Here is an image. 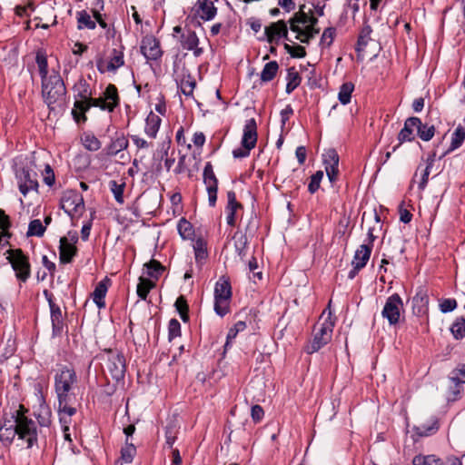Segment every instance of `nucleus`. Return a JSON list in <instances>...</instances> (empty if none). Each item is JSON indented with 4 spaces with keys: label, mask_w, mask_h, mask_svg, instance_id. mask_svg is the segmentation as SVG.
Returning <instances> with one entry per match:
<instances>
[{
    "label": "nucleus",
    "mask_w": 465,
    "mask_h": 465,
    "mask_svg": "<svg viewBox=\"0 0 465 465\" xmlns=\"http://www.w3.org/2000/svg\"><path fill=\"white\" fill-rule=\"evenodd\" d=\"M450 381H459L465 383V363H460L450 374Z\"/></svg>",
    "instance_id": "3c124183"
},
{
    "label": "nucleus",
    "mask_w": 465,
    "mask_h": 465,
    "mask_svg": "<svg viewBox=\"0 0 465 465\" xmlns=\"http://www.w3.org/2000/svg\"><path fill=\"white\" fill-rule=\"evenodd\" d=\"M48 303L50 306V312H51V322H52V327H53V333L54 335L59 334L64 326V318L62 314V311L60 307L54 302L52 300V297H48Z\"/></svg>",
    "instance_id": "aec40b11"
},
{
    "label": "nucleus",
    "mask_w": 465,
    "mask_h": 465,
    "mask_svg": "<svg viewBox=\"0 0 465 465\" xmlns=\"http://www.w3.org/2000/svg\"><path fill=\"white\" fill-rule=\"evenodd\" d=\"M402 300L398 293H394L388 297L381 315L387 319L391 325H395L399 322L401 317V311L402 310Z\"/></svg>",
    "instance_id": "ddd939ff"
},
{
    "label": "nucleus",
    "mask_w": 465,
    "mask_h": 465,
    "mask_svg": "<svg viewBox=\"0 0 465 465\" xmlns=\"http://www.w3.org/2000/svg\"><path fill=\"white\" fill-rule=\"evenodd\" d=\"M45 232V226L43 225L42 222L38 219L30 222L26 235L41 237Z\"/></svg>",
    "instance_id": "ea45409f"
},
{
    "label": "nucleus",
    "mask_w": 465,
    "mask_h": 465,
    "mask_svg": "<svg viewBox=\"0 0 465 465\" xmlns=\"http://www.w3.org/2000/svg\"><path fill=\"white\" fill-rule=\"evenodd\" d=\"M174 306H175L177 312H179L181 319L183 322H187L189 319V316H188L189 309H188V304H187L185 298L183 296H179L175 301Z\"/></svg>",
    "instance_id": "c03bdc74"
},
{
    "label": "nucleus",
    "mask_w": 465,
    "mask_h": 465,
    "mask_svg": "<svg viewBox=\"0 0 465 465\" xmlns=\"http://www.w3.org/2000/svg\"><path fill=\"white\" fill-rule=\"evenodd\" d=\"M320 32L319 28L312 27V26H305L304 27V34L303 38H301V42L304 44H309L310 41L315 37L316 35H318Z\"/></svg>",
    "instance_id": "13d9d810"
},
{
    "label": "nucleus",
    "mask_w": 465,
    "mask_h": 465,
    "mask_svg": "<svg viewBox=\"0 0 465 465\" xmlns=\"http://www.w3.org/2000/svg\"><path fill=\"white\" fill-rule=\"evenodd\" d=\"M457 301L455 299H445L440 304V312L443 313L450 312L457 308Z\"/></svg>",
    "instance_id": "bf43d9fd"
},
{
    "label": "nucleus",
    "mask_w": 465,
    "mask_h": 465,
    "mask_svg": "<svg viewBox=\"0 0 465 465\" xmlns=\"http://www.w3.org/2000/svg\"><path fill=\"white\" fill-rule=\"evenodd\" d=\"M450 330L456 340L463 339L465 337V318L457 317Z\"/></svg>",
    "instance_id": "c9c22d12"
},
{
    "label": "nucleus",
    "mask_w": 465,
    "mask_h": 465,
    "mask_svg": "<svg viewBox=\"0 0 465 465\" xmlns=\"http://www.w3.org/2000/svg\"><path fill=\"white\" fill-rule=\"evenodd\" d=\"M83 144L87 150L92 152L98 151L101 148V142L94 134H84Z\"/></svg>",
    "instance_id": "a18cd8bd"
},
{
    "label": "nucleus",
    "mask_w": 465,
    "mask_h": 465,
    "mask_svg": "<svg viewBox=\"0 0 465 465\" xmlns=\"http://www.w3.org/2000/svg\"><path fill=\"white\" fill-rule=\"evenodd\" d=\"M193 249L197 260L204 259L206 257V251L203 241L198 240L193 245Z\"/></svg>",
    "instance_id": "e2e57ef3"
},
{
    "label": "nucleus",
    "mask_w": 465,
    "mask_h": 465,
    "mask_svg": "<svg viewBox=\"0 0 465 465\" xmlns=\"http://www.w3.org/2000/svg\"><path fill=\"white\" fill-rule=\"evenodd\" d=\"M335 32L336 30L333 27L326 28L321 37V45L330 46L333 41Z\"/></svg>",
    "instance_id": "5fc2aeb1"
},
{
    "label": "nucleus",
    "mask_w": 465,
    "mask_h": 465,
    "mask_svg": "<svg viewBox=\"0 0 465 465\" xmlns=\"http://www.w3.org/2000/svg\"><path fill=\"white\" fill-rule=\"evenodd\" d=\"M279 70V64L276 61H271L263 66L260 78L263 83H268L272 81L277 74Z\"/></svg>",
    "instance_id": "c756f323"
},
{
    "label": "nucleus",
    "mask_w": 465,
    "mask_h": 465,
    "mask_svg": "<svg viewBox=\"0 0 465 465\" xmlns=\"http://www.w3.org/2000/svg\"><path fill=\"white\" fill-rule=\"evenodd\" d=\"M26 411L27 410L20 405L19 410L14 413V416L18 439L25 441L27 448H32L37 442L38 430L35 422L25 416Z\"/></svg>",
    "instance_id": "20e7f679"
},
{
    "label": "nucleus",
    "mask_w": 465,
    "mask_h": 465,
    "mask_svg": "<svg viewBox=\"0 0 465 465\" xmlns=\"http://www.w3.org/2000/svg\"><path fill=\"white\" fill-rule=\"evenodd\" d=\"M77 252L74 244L70 243L66 237L60 239L59 258L62 263H69Z\"/></svg>",
    "instance_id": "4be33fe9"
},
{
    "label": "nucleus",
    "mask_w": 465,
    "mask_h": 465,
    "mask_svg": "<svg viewBox=\"0 0 465 465\" xmlns=\"http://www.w3.org/2000/svg\"><path fill=\"white\" fill-rule=\"evenodd\" d=\"M228 202L226 206V212H227V224L232 227V192H228L227 193Z\"/></svg>",
    "instance_id": "052dcab7"
},
{
    "label": "nucleus",
    "mask_w": 465,
    "mask_h": 465,
    "mask_svg": "<svg viewBox=\"0 0 465 465\" xmlns=\"http://www.w3.org/2000/svg\"><path fill=\"white\" fill-rule=\"evenodd\" d=\"M284 49L290 54L292 57L302 58L306 55L305 48L302 45L292 46L288 44L284 45Z\"/></svg>",
    "instance_id": "603ef678"
},
{
    "label": "nucleus",
    "mask_w": 465,
    "mask_h": 465,
    "mask_svg": "<svg viewBox=\"0 0 465 465\" xmlns=\"http://www.w3.org/2000/svg\"><path fill=\"white\" fill-rule=\"evenodd\" d=\"M77 376L74 370L63 366L54 375V391L58 400V414L60 422L70 423L71 417L75 414L74 406L76 401L74 389Z\"/></svg>",
    "instance_id": "f03ea898"
},
{
    "label": "nucleus",
    "mask_w": 465,
    "mask_h": 465,
    "mask_svg": "<svg viewBox=\"0 0 465 465\" xmlns=\"http://www.w3.org/2000/svg\"><path fill=\"white\" fill-rule=\"evenodd\" d=\"M289 23L291 30L297 34L295 38L301 41V38H303L304 28H302L293 17L289 20Z\"/></svg>",
    "instance_id": "680f3d73"
},
{
    "label": "nucleus",
    "mask_w": 465,
    "mask_h": 465,
    "mask_svg": "<svg viewBox=\"0 0 465 465\" xmlns=\"http://www.w3.org/2000/svg\"><path fill=\"white\" fill-rule=\"evenodd\" d=\"M109 187L111 192L113 193L114 199L117 203H124V190L125 187V183H118L116 181H110Z\"/></svg>",
    "instance_id": "37998d69"
},
{
    "label": "nucleus",
    "mask_w": 465,
    "mask_h": 465,
    "mask_svg": "<svg viewBox=\"0 0 465 465\" xmlns=\"http://www.w3.org/2000/svg\"><path fill=\"white\" fill-rule=\"evenodd\" d=\"M36 64L39 68V74L41 75L42 81L44 79H47V59L45 55L37 54L36 55Z\"/></svg>",
    "instance_id": "864d4df0"
},
{
    "label": "nucleus",
    "mask_w": 465,
    "mask_h": 465,
    "mask_svg": "<svg viewBox=\"0 0 465 465\" xmlns=\"http://www.w3.org/2000/svg\"><path fill=\"white\" fill-rule=\"evenodd\" d=\"M453 383V386L450 388V394L453 397V400H456L461 391V382L459 381H450Z\"/></svg>",
    "instance_id": "774afa93"
},
{
    "label": "nucleus",
    "mask_w": 465,
    "mask_h": 465,
    "mask_svg": "<svg viewBox=\"0 0 465 465\" xmlns=\"http://www.w3.org/2000/svg\"><path fill=\"white\" fill-rule=\"evenodd\" d=\"M17 435L14 413L9 418L5 417L0 422V440L5 443H11Z\"/></svg>",
    "instance_id": "6ab92c4d"
},
{
    "label": "nucleus",
    "mask_w": 465,
    "mask_h": 465,
    "mask_svg": "<svg viewBox=\"0 0 465 465\" xmlns=\"http://www.w3.org/2000/svg\"><path fill=\"white\" fill-rule=\"evenodd\" d=\"M74 89L80 99L74 102L72 114L77 123L80 121H86L85 113L91 106L113 112L119 104L117 88L114 84H109L104 93V96L98 98L92 97V91L90 90L89 84L84 79H80L78 81Z\"/></svg>",
    "instance_id": "f257e3e1"
},
{
    "label": "nucleus",
    "mask_w": 465,
    "mask_h": 465,
    "mask_svg": "<svg viewBox=\"0 0 465 465\" xmlns=\"http://www.w3.org/2000/svg\"><path fill=\"white\" fill-rule=\"evenodd\" d=\"M11 223L9 217L5 213L3 210H0V232H3L4 236H10L8 229Z\"/></svg>",
    "instance_id": "4d7b16f0"
},
{
    "label": "nucleus",
    "mask_w": 465,
    "mask_h": 465,
    "mask_svg": "<svg viewBox=\"0 0 465 465\" xmlns=\"http://www.w3.org/2000/svg\"><path fill=\"white\" fill-rule=\"evenodd\" d=\"M439 430L437 420H432L430 423H423L419 426H415L413 430L420 437H427L434 434Z\"/></svg>",
    "instance_id": "7c9ffc66"
},
{
    "label": "nucleus",
    "mask_w": 465,
    "mask_h": 465,
    "mask_svg": "<svg viewBox=\"0 0 465 465\" xmlns=\"http://www.w3.org/2000/svg\"><path fill=\"white\" fill-rule=\"evenodd\" d=\"M216 7L213 0H198L196 4V15L203 20H212L216 15Z\"/></svg>",
    "instance_id": "412c9836"
},
{
    "label": "nucleus",
    "mask_w": 465,
    "mask_h": 465,
    "mask_svg": "<svg viewBox=\"0 0 465 465\" xmlns=\"http://www.w3.org/2000/svg\"><path fill=\"white\" fill-rule=\"evenodd\" d=\"M420 124V119L419 117L411 116L406 119L404 123L403 128L398 134L399 143L398 145L392 148V152H395L396 149L404 142H411L414 140L413 130L416 129V125Z\"/></svg>",
    "instance_id": "a211bd4d"
},
{
    "label": "nucleus",
    "mask_w": 465,
    "mask_h": 465,
    "mask_svg": "<svg viewBox=\"0 0 465 465\" xmlns=\"http://www.w3.org/2000/svg\"><path fill=\"white\" fill-rule=\"evenodd\" d=\"M302 78L299 73L295 70L294 67H291L287 70V84H286V93H292L301 84Z\"/></svg>",
    "instance_id": "473e14b6"
},
{
    "label": "nucleus",
    "mask_w": 465,
    "mask_h": 465,
    "mask_svg": "<svg viewBox=\"0 0 465 465\" xmlns=\"http://www.w3.org/2000/svg\"><path fill=\"white\" fill-rule=\"evenodd\" d=\"M413 302L417 304L426 305L429 302V298L424 292L420 291L413 297Z\"/></svg>",
    "instance_id": "338daca9"
},
{
    "label": "nucleus",
    "mask_w": 465,
    "mask_h": 465,
    "mask_svg": "<svg viewBox=\"0 0 465 465\" xmlns=\"http://www.w3.org/2000/svg\"><path fill=\"white\" fill-rule=\"evenodd\" d=\"M107 356L106 368L112 378L115 381L124 379L126 366L124 355L118 351L108 350L105 351Z\"/></svg>",
    "instance_id": "9b49d317"
},
{
    "label": "nucleus",
    "mask_w": 465,
    "mask_h": 465,
    "mask_svg": "<svg viewBox=\"0 0 465 465\" xmlns=\"http://www.w3.org/2000/svg\"><path fill=\"white\" fill-rule=\"evenodd\" d=\"M154 286V284L145 279H140V282L137 285V294L142 300H145L150 290Z\"/></svg>",
    "instance_id": "de8ad7c7"
},
{
    "label": "nucleus",
    "mask_w": 465,
    "mask_h": 465,
    "mask_svg": "<svg viewBox=\"0 0 465 465\" xmlns=\"http://www.w3.org/2000/svg\"><path fill=\"white\" fill-rule=\"evenodd\" d=\"M128 146V140L124 136L120 135L115 137L110 145L108 146V153L115 155L123 150H125Z\"/></svg>",
    "instance_id": "72a5a7b5"
},
{
    "label": "nucleus",
    "mask_w": 465,
    "mask_h": 465,
    "mask_svg": "<svg viewBox=\"0 0 465 465\" xmlns=\"http://www.w3.org/2000/svg\"><path fill=\"white\" fill-rule=\"evenodd\" d=\"M251 414L254 421L258 422L263 417L264 411L260 405H254L251 409Z\"/></svg>",
    "instance_id": "0e129e2a"
},
{
    "label": "nucleus",
    "mask_w": 465,
    "mask_h": 465,
    "mask_svg": "<svg viewBox=\"0 0 465 465\" xmlns=\"http://www.w3.org/2000/svg\"><path fill=\"white\" fill-rule=\"evenodd\" d=\"M323 178V172L322 171H317L315 173H313L311 176V181L308 185V191L311 193H314L318 191L320 188V183Z\"/></svg>",
    "instance_id": "8fccbe9b"
},
{
    "label": "nucleus",
    "mask_w": 465,
    "mask_h": 465,
    "mask_svg": "<svg viewBox=\"0 0 465 465\" xmlns=\"http://www.w3.org/2000/svg\"><path fill=\"white\" fill-rule=\"evenodd\" d=\"M199 43V39L196 34L193 31H188L185 35H183L182 44L183 46L187 50H194Z\"/></svg>",
    "instance_id": "a19ab883"
},
{
    "label": "nucleus",
    "mask_w": 465,
    "mask_h": 465,
    "mask_svg": "<svg viewBox=\"0 0 465 465\" xmlns=\"http://www.w3.org/2000/svg\"><path fill=\"white\" fill-rule=\"evenodd\" d=\"M61 208L72 218H78L84 211L83 196L76 191H66L61 198Z\"/></svg>",
    "instance_id": "9d476101"
},
{
    "label": "nucleus",
    "mask_w": 465,
    "mask_h": 465,
    "mask_svg": "<svg viewBox=\"0 0 465 465\" xmlns=\"http://www.w3.org/2000/svg\"><path fill=\"white\" fill-rule=\"evenodd\" d=\"M371 32H372V29H371V25H364V26L362 27V29L359 35L357 46L355 48V50L358 54L363 52L365 47L367 46L368 43L371 40Z\"/></svg>",
    "instance_id": "2f4dec72"
},
{
    "label": "nucleus",
    "mask_w": 465,
    "mask_h": 465,
    "mask_svg": "<svg viewBox=\"0 0 465 465\" xmlns=\"http://www.w3.org/2000/svg\"><path fill=\"white\" fill-rule=\"evenodd\" d=\"M196 86L195 79L191 74H183L179 83V88L183 94L192 97Z\"/></svg>",
    "instance_id": "c85d7f7f"
},
{
    "label": "nucleus",
    "mask_w": 465,
    "mask_h": 465,
    "mask_svg": "<svg viewBox=\"0 0 465 465\" xmlns=\"http://www.w3.org/2000/svg\"><path fill=\"white\" fill-rule=\"evenodd\" d=\"M177 229L183 239H189L193 235L192 224L185 219L179 221Z\"/></svg>",
    "instance_id": "09e8293b"
},
{
    "label": "nucleus",
    "mask_w": 465,
    "mask_h": 465,
    "mask_svg": "<svg viewBox=\"0 0 465 465\" xmlns=\"http://www.w3.org/2000/svg\"><path fill=\"white\" fill-rule=\"evenodd\" d=\"M124 64V54L122 52L120 51H117L116 49H114L113 50V55L109 61V63L107 64L106 65V68H104L103 66V62L102 61H99L97 63V69L101 72V73H104L105 71H111V72H114L116 69H118L119 67L123 66Z\"/></svg>",
    "instance_id": "b1692460"
},
{
    "label": "nucleus",
    "mask_w": 465,
    "mask_h": 465,
    "mask_svg": "<svg viewBox=\"0 0 465 465\" xmlns=\"http://www.w3.org/2000/svg\"><path fill=\"white\" fill-rule=\"evenodd\" d=\"M107 289L106 281H102L98 282L93 292V301L100 309L105 306L104 297L106 295Z\"/></svg>",
    "instance_id": "cd10ccee"
},
{
    "label": "nucleus",
    "mask_w": 465,
    "mask_h": 465,
    "mask_svg": "<svg viewBox=\"0 0 465 465\" xmlns=\"http://www.w3.org/2000/svg\"><path fill=\"white\" fill-rule=\"evenodd\" d=\"M234 240L236 241L235 249L240 257L237 261V266L243 271H248L253 273V278L262 279V272H255L258 269V262L252 253H249L247 247L248 240L242 232H234Z\"/></svg>",
    "instance_id": "39448f33"
},
{
    "label": "nucleus",
    "mask_w": 465,
    "mask_h": 465,
    "mask_svg": "<svg viewBox=\"0 0 465 465\" xmlns=\"http://www.w3.org/2000/svg\"><path fill=\"white\" fill-rule=\"evenodd\" d=\"M413 465H443V461L435 455H416L412 460Z\"/></svg>",
    "instance_id": "58836bf2"
},
{
    "label": "nucleus",
    "mask_w": 465,
    "mask_h": 465,
    "mask_svg": "<svg viewBox=\"0 0 465 465\" xmlns=\"http://www.w3.org/2000/svg\"><path fill=\"white\" fill-rule=\"evenodd\" d=\"M417 134L418 136L425 142H428L432 139L435 134V127L434 125H430L428 124H422L420 122V124L416 125Z\"/></svg>",
    "instance_id": "f704fd0d"
},
{
    "label": "nucleus",
    "mask_w": 465,
    "mask_h": 465,
    "mask_svg": "<svg viewBox=\"0 0 465 465\" xmlns=\"http://www.w3.org/2000/svg\"><path fill=\"white\" fill-rule=\"evenodd\" d=\"M203 183L208 193V202L210 206H214L217 200V179L213 173V165L210 162L206 163L203 169Z\"/></svg>",
    "instance_id": "4468645a"
},
{
    "label": "nucleus",
    "mask_w": 465,
    "mask_h": 465,
    "mask_svg": "<svg viewBox=\"0 0 465 465\" xmlns=\"http://www.w3.org/2000/svg\"><path fill=\"white\" fill-rule=\"evenodd\" d=\"M232 287L229 278L222 277L214 288V311L223 317L230 312Z\"/></svg>",
    "instance_id": "0eeeda50"
},
{
    "label": "nucleus",
    "mask_w": 465,
    "mask_h": 465,
    "mask_svg": "<svg viewBox=\"0 0 465 465\" xmlns=\"http://www.w3.org/2000/svg\"><path fill=\"white\" fill-rule=\"evenodd\" d=\"M161 122V118L157 114L151 112L145 120V134L152 138H155L159 131Z\"/></svg>",
    "instance_id": "bb28decb"
},
{
    "label": "nucleus",
    "mask_w": 465,
    "mask_h": 465,
    "mask_svg": "<svg viewBox=\"0 0 465 465\" xmlns=\"http://www.w3.org/2000/svg\"><path fill=\"white\" fill-rule=\"evenodd\" d=\"M169 340H173L180 335L181 324L176 319H172L168 325Z\"/></svg>",
    "instance_id": "6e6d98bb"
},
{
    "label": "nucleus",
    "mask_w": 465,
    "mask_h": 465,
    "mask_svg": "<svg viewBox=\"0 0 465 465\" xmlns=\"http://www.w3.org/2000/svg\"><path fill=\"white\" fill-rule=\"evenodd\" d=\"M331 302H329L328 308H326L322 313L320 320H322L327 310H330ZM335 322L334 319L331 318V312L329 311L328 316L324 319L322 322H317L314 327V336L312 341L305 347V351L308 354H312L325 346L331 340L332 336L333 327Z\"/></svg>",
    "instance_id": "7ed1b4c3"
},
{
    "label": "nucleus",
    "mask_w": 465,
    "mask_h": 465,
    "mask_svg": "<svg viewBox=\"0 0 465 465\" xmlns=\"http://www.w3.org/2000/svg\"><path fill=\"white\" fill-rule=\"evenodd\" d=\"M42 94L49 107L63 100L65 95V86L58 74H51L47 79L42 81Z\"/></svg>",
    "instance_id": "423d86ee"
},
{
    "label": "nucleus",
    "mask_w": 465,
    "mask_h": 465,
    "mask_svg": "<svg viewBox=\"0 0 465 465\" xmlns=\"http://www.w3.org/2000/svg\"><path fill=\"white\" fill-rule=\"evenodd\" d=\"M36 173L30 171L27 168H19L15 171V179L17 181L20 193L26 196L31 191L37 192L38 182Z\"/></svg>",
    "instance_id": "f8f14e48"
},
{
    "label": "nucleus",
    "mask_w": 465,
    "mask_h": 465,
    "mask_svg": "<svg viewBox=\"0 0 465 465\" xmlns=\"http://www.w3.org/2000/svg\"><path fill=\"white\" fill-rule=\"evenodd\" d=\"M371 251V244H361L356 250L351 264H356V269L364 268L370 259Z\"/></svg>",
    "instance_id": "5701e85b"
},
{
    "label": "nucleus",
    "mask_w": 465,
    "mask_h": 465,
    "mask_svg": "<svg viewBox=\"0 0 465 465\" xmlns=\"http://www.w3.org/2000/svg\"><path fill=\"white\" fill-rule=\"evenodd\" d=\"M76 18L78 22V29H94L96 26V22L92 20L91 15L84 10L77 12Z\"/></svg>",
    "instance_id": "4c0bfd02"
},
{
    "label": "nucleus",
    "mask_w": 465,
    "mask_h": 465,
    "mask_svg": "<svg viewBox=\"0 0 465 465\" xmlns=\"http://www.w3.org/2000/svg\"><path fill=\"white\" fill-rule=\"evenodd\" d=\"M430 169H431V167H429V165H426L425 169L423 170L420 182L419 183V188L420 190H424L428 183Z\"/></svg>",
    "instance_id": "69168bd1"
},
{
    "label": "nucleus",
    "mask_w": 465,
    "mask_h": 465,
    "mask_svg": "<svg viewBox=\"0 0 465 465\" xmlns=\"http://www.w3.org/2000/svg\"><path fill=\"white\" fill-rule=\"evenodd\" d=\"M464 139H465V128L461 125H459L456 127L455 131L452 134L451 143H450L449 149L446 152H444L440 156H439V160H441L448 153H450V152L460 147L464 142Z\"/></svg>",
    "instance_id": "a878e982"
},
{
    "label": "nucleus",
    "mask_w": 465,
    "mask_h": 465,
    "mask_svg": "<svg viewBox=\"0 0 465 465\" xmlns=\"http://www.w3.org/2000/svg\"><path fill=\"white\" fill-rule=\"evenodd\" d=\"M7 261L11 264L15 277L21 282H25L31 276V265L28 257L21 249L8 250Z\"/></svg>",
    "instance_id": "1a4fd4ad"
},
{
    "label": "nucleus",
    "mask_w": 465,
    "mask_h": 465,
    "mask_svg": "<svg viewBox=\"0 0 465 465\" xmlns=\"http://www.w3.org/2000/svg\"><path fill=\"white\" fill-rule=\"evenodd\" d=\"M136 454V448L133 443H129L127 440L125 446L121 450V460L125 463H131L134 457Z\"/></svg>",
    "instance_id": "79ce46f5"
},
{
    "label": "nucleus",
    "mask_w": 465,
    "mask_h": 465,
    "mask_svg": "<svg viewBox=\"0 0 465 465\" xmlns=\"http://www.w3.org/2000/svg\"><path fill=\"white\" fill-rule=\"evenodd\" d=\"M258 138L257 124L254 118L246 120L241 140V146L234 149V158H244L250 155L251 150L256 145Z\"/></svg>",
    "instance_id": "6e6552de"
},
{
    "label": "nucleus",
    "mask_w": 465,
    "mask_h": 465,
    "mask_svg": "<svg viewBox=\"0 0 465 465\" xmlns=\"http://www.w3.org/2000/svg\"><path fill=\"white\" fill-rule=\"evenodd\" d=\"M354 90V84L351 82L344 83L341 85L338 94V99L342 104H348L351 102V93Z\"/></svg>",
    "instance_id": "e433bc0d"
},
{
    "label": "nucleus",
    "mask_w": 465,
    "mask_h": 465,
    "mask_svg": "<svg viewBox=\"0 0 465 465\" xmlns=\"http://www.w3.org/2000/svg\"><path fill=\"white\" fill-rule=\"evenodd\" d=\"M35 416L41 427L48 428L52 423V411L45 401H42L40 403L37 411L35 412Z\"/></svg>",
    "instance_id": "393cba45"
},
{
    "label": "nucleus",
    "mask_w": 465,
    "mask_h": 465,
    "mask_svg": "<svg viewBox=\"0 0 465 465\" xmlns=\"http://www.w3.org/2000/svg\"><path fill=\"white\" fill-rule=\"evenodd\" d=\"M264 33L267 41L270 44H278L281 37L289 40L287 25L283 20H279L278 22L272 23L271 25L266 26Z\"/></svg>",
    "instance_id": "dca6fc26"
},
{
    "label": "nucleus",
    "mask_w": 465,
    "mask_h": 465,
    "mask_svg": "<svg viewBox=\"0 0 465 465\" xmlns=\"http://www.w3.org/2000/svg\"><path fill=\"white\" fill-rule=\"evenodd\" d=\"M141 52L148 60H157L162 55L159 42L151 35L143 38Z\"/></svg>",
    "instance_id": "f3484780"
},
{
    "label": "nucleus",
    "mask_w": 465,
    "mask_h": 465,
    "mask_svg": "<svg viewBox=\"0 0 465 465\" xmlns=\"http://www.w3.org/2000/svg\"><path fill=\"white\" fill-rule=\"evenodd\" d=\"M325 171L331 183L337 179L339 173V155L335 149L330 148L322 154Z\"/></svg>",
    "instance_id": "2eb2a0df"
},
{
    "label": "nucleus",
    "mask_w": 465,
    "mask_h": 465,
    "mask_svg": "<svg viewBox=\"0 0 465 465\" xmlns=\"http://www.w3.org/2000/svg\"><path fill=\"white\" fill-rule=\"evenodd\" d=\"M163 270L164 267L155 260H151L147 264V274L152 278L158 279Z\"/></svg>",
    "instance_id": "49530a36"
}]
</instances>
